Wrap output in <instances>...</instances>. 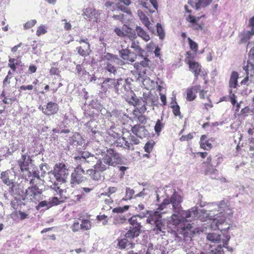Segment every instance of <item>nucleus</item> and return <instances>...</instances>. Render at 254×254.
Masks as SVG:
<instances>
[{"instance_id": "obj_64", "label": "nucleus", "mask_w": 254, "mask_h": 254, "mask_svg": "<svg viewBox=\"0 0 254 254\" xmlns=\"http://www.w3.org/2000/svg\"><path fill=\"white\" fill-rule=\"evenodd\" d=\"M71 229L73 232H77L81 229L80 224L78 222H74L71 226Z\"/></svg>"}, {"instance_id": "obj_3", "label": "nucleus", "mask_w": 254, "mask_h": 254, "mask_svg": "<svg viewBox=\"0 0 254 254\" xmlns=\"http://www.w3.org/2000/svg\"><path fill=\"white\" fill-rule=\"evenodd\" d=\"M146 222L153 226L152 231L156 235H164L166 227L162 219V215L158 211H154L149 214Z\"/></svg>"}, {"instance_id": "obj_4", "label": "nucleus", "mask_w": 254, "mask_h": 254, "mask_svg": "<svg viewBox=\"0 0 254 254\" xmlns=\"http://www.w3.org/2000/svg\"><path fill=\"white\" fill-rule=\"evenodd\" d=\"M228 210L229 211V212H221L219 213V215H218V214H217L213 216V218H212L211 216H208L210 217L209 219L212 220L210 224V228L211 229L214 230L218 229L221 232L225 231L229 229V226H228L227 223H225L226 216L225 215L226 214L228 215L232 214L233 212L229 208H228Z\"/></svg>"}, {"instance_id": "obj_1", "label": "nucleus", "mask_w": 254, "mask_h": 254, "mask_svg": "<svg viewBox=\"0 0 254 254\" xmlns=\"http://www.w3.org/2000/svg\"><path fill=\"white\" fill-rule=\"evenodd\" d=\"M179 214L181 215H185L181 212L180 214H173L171 217V219L169 221V224L174 225L175 232L183 235L184 237H188L189 231L192 228V226L186 219L181 218Z\"/></svg>"}, {"instance_id": "obj_52", "label": "nucleus", "mask_w": 254, "mask_h": 254, "mask_svg": "<svg viewBox=\"0 0 254 254\" xmlns=\"http://www.w3.org/2000/svg\"><path fill=\"white\" fill-rule=\"evenodd\" d=\"M27 175L25 176V178L27 180H28V178H29L31 177H32L33 178H36V180H39L40 179V176H39V173L38 172L34 171L32 174L30 171H27Z\"/></svg>"}, {"instance_id": "obj_44", "label": "nucleus", "mask_w": 254, "mask_h": 254, "mask_svg": "<svg viewBox=\"0 0 254 254\" xmlns=\"http://www.w3.org/2000/svg\"><path fill=\"white\" fill-rule=\"evenodd\" d=\"M74 159L80 163L78 165H80L81 166V165L87 163L86 158H84L83 157V151L80 152L78 155L75 156Z\"/></svg>"}, {"instance_id": "obj_59", "label": "nucleus", "mask_w": 254, "mask_h": 254, "mask_svg": "<svg viewBox=\"0 0 254 254\" xmlns=\"http://www.w3.org/2000/svg\"><path fill=\"white\" fill-rule=\"evenodd\" d=\"M108 191L104 194L110 197L111 194L115 193L118 190V188L115 187H110L108 188Z\"/></svg>"}, {"instance_id": "obj_48", "label": "nucleus", "mask_w": 254, "mask_h": 254, "mask_svg": "<svg viewBox=\"0 0 254 254\" xmlns=\"http://www.w3.org/2000/svg\"><path fill=\"white\" fill-rule=\"evenodd\" d=\"M16 61V60L14 58H10L8 60V65L14 72L15 71L16 69V65H18V62Z\"/></svg>"}, {"instance_id": "obj_17", "label": "nucleus", "mask_w": 254, "mask_h": 254, "mask_svg": "<svg viewBox=\"0 0 254 254\" xmlns=\"http://www.w3.org/2000/svg\"><path fill=\"white\" fill-rule=\"evenodd\" d=\"M149 97V95L144 96V100H140L137 98L132 97L133 105L137 107L141 112H144L146 110L147 100Z\"/></svg>"}, {"instance_id": "obj_63", "label": "nucleus", "mask_w": 254, "mask_h": 254, "mask_svg": "<svg viewBox=\"0 0 254 254\" xmlns=\"http://www.w3.org/2000/svg\"><path fill=\"white\" fill-rule=\"evenodd\" d=\"M53 189L57 192V194L60 195V198H62V194L64 190L60 189L56 184H54Z\"/></svg>"}, {"instance_id": "obj_5", "label": "nucleus", "mask_w": 254, "mask_h": 254, "mask_svg": "<svg viewBox=\"0 0 254 254\" xmlns=\"http://www.w3.org/2000/svg\"><path fill=\"white\" fill-rule=\"evenodd\" d=\"M0 179L3 184L9 187L8 191L11 195L15 194L16 187V175L14 172L7 170L0 174Z\"/></svg>"}, {"instance_id": "obj_46", "label": "nucleus", "mask_w": 254, "mask_h": 254, "mask_svg": "<svg viewBox=\"0 0 254 254\" xmlns=\"http://www.w3.org/2000/svg\"><path fill=\"white\" fill-rule=\"evenodd\" d=\"M150 61L147 57L143 58V60L140 61L139 63L135 64V67H136V69H138V66L140 65L141 66L146 67L149 65Z\"/></svg>"}, {"instance_id": "obj_54", "label": "nucleus", "mask_w": 254, "mask_h": 254, "mask_svg": "<svg viewBox=\"0 0 254 254\" xmlns=\"http://www.w3.org/2000/svg\"><path fill=\"white\" fill-rule=\"evenodd\" d=\"M131 48L133 49L138 54H141L143 51V50L138 45V43H136L135 41H133L131 43Z\"/></svg>"}, {"instance_id": "obj_26", "label": "nucleus", "mask_w": 254, "mask_h": 254, "mask_svg": "<svg viewBox=\"0 0 254 254\" xmlns=\"http://www.w3.org/2000/svg\"><path fill=\"white\" fill-rule=\"evenodd\" d=\"M83 157L84 158H86L87 164L90 165H93L98 160L95 155L91 154L87 151H83Z\"/></svg>"}, {"instance_id": "obj_10", "label": "nucleus", "mask_w": 254, "mask_h": 254, "mask_svg": "<svg viewBox=\"0 0 254 254\" xmlns=\"http://www.w3.org/2000/svg\"><path fill=\"white\" fill-rule=\"evenodd\" d=\"M42 191L40 190L37 185L28 187L26 190V195L32 201H38L40 198Z\"/></svg>"}, {"instance_id": "obj_20", "label": "nucleus", "mask_w": 254, "mask_h": 254, "mask_svg": "<svg viewBox=\"0 0 254 254\" xmlns=\"http://www.w3.org/2000/svg\"><path fill=\"white\" fill-rule=\"evenodd\" d=\"M131 131L134 134L140 138L145 137L148 134V131L145 127L140 125H135L132 127Z\"/></svg>"}, {"instance_id": "obj_57", "label": "nucleus", "mask_w": 254, "mask_h": 254, "mask_svg": "<svg viewBox=\"0 0 254 254\" xmlns=\"http://www.w3.org/2000/svg\"><path fill=\"white\" fill-rule=\"evenodd\" d=\"M97 219L99 221H103L102 223L104 225H106L108 222V217L107 215H105V214L98 215L97 216Z\"/></svg>"}, {"instance_id": "obj_49", "label": "nucleus", "mask_w": 254, "mask_h": 254, "mask_svg": "<svg viewBox=\"0 0 254 254\" xmlns=\"http://www.w3.org/2000/svg\"><path fill=\"white\" fill-rule=\"evenodd\" d=\"M127 29L126 30V36H127L131 40H133L136 38V35L134 31L132 30L129 27H127Z\"/></svg>"}, {"instance_id": "obj_9", "label": "nucleus", "mask_w": 254, "mask_h": 254, "mask_svg": "<svg viewBox=\"0 0 254 254\" xmlns=\"http://www.w3.org/2000/svg\"><path fill=\"white\" fill-rule=\"evenodd\" d=\"M84 173L85 171L82 167L80 165H78L71 173L70 184L73 186L83 182L86 179L84 176Z\"/></svg>"}, {"instance_id": "obj_62", "label": "nucleus", "mask_w": 254, "mask_h": 254, "mask_svg": "<svg viewBox=\"0 0 254 254\" xmlns=\"http://www.w3.org/2000/svg\"><path fill=\"white\" fill-rule=\"evenodd\" d=\"M229 99L231 104L233 106L235 105L236 104V96L234 93H232L231 90L230 91Z\"/></svg>"}, {"instance_id": "obj_32", "label": "nucleus", "mask_w": 254, "mask_h": 254, "mask_svg": "<svg viewBox=\"0 0 254 254\" xmlns=\"http://www.w3.org/2000/svg\"><path fill=\"white\" fill-rule=\"evenodd\" d=\"M196 54L194 53H191L190 51H188L186 53L185 62L186 64H188L192 62H194V59Z\"/></svg>"}, {"instance_id": "obj_56", "label": "nucleus", "mask_w": 254, "mask_h": 254, "mask_svg": "<svg viewBox=\"0 0 254 254\" xmlns=\"http://www.w3.org/2000/svg\"><path fill=\"white\" fill-rule=\"evenodd\" d=\"M37 21L35 19L27 21L24 25V28L25 29H30L33 27L36 24Z\"/></svg>"}, {"instance_id": "obj_58", "label": "nucleus", "mask_w": 254, "mask_h": 254, "mask_svg": "<svg viewBox=\"0 0 254 254\" xmlns=\"http://www.w3.org/2000/svg\"><path fill=\"white\" fill-rule=\"evenodd\" d=\"M128 50L127 49H123L120 51L121 57L124 59H127V56L131 54Z\"/></svg>"}, {"instance_id": "obj_13", "label": "nucleus", "mask_w": 254, "mask_h": 254, "mask_svg": "<svg viewBox=\"0 0 254 254\" xmlns=\"http://www.w3.org/2000/svg\"><path fill=\"white\" fill-rule=\"evenodd\" d=\"M200 85H195L190 86L186 89V100L188 101H193L196 97V94L198 93Z\"/></svg>"}, {"instance_id": "obj_15", "label": "nucleus", "mask_w": 254, "mask_h": 254, "mask_svg": "<svg viewBox=\"0 0 254 254\" xmlns=\"http://www.w3.org/2000/svg\"><path fill=\"white\" fill-rule=\"evenodd\" d=\"M116 79L106 78L101 84V88L104 92L113 89L116 92Z\"/></svg>"}, {"instance_id": "obj_23", "label": "nucleus", "mask_w": 254, "mask_h": 254, "mask_svg": "<svg viewBox=\"0 0 254 254\" xmlns=\"http://www.w3.org/2000/svg\"><path fill=\"white\" fill-rule=\"evenodd\" d=\"M101 172L96 169H90L87 171V174L90 178L95 181H100L103 178V176L101 174Z\"/></svg>"}, {"instance_id": "obj_14", "label": "nucleus", "mask_w": 254, "mask_h": 254, "mask_svg": "<svg viewBox=\"0 0 254 254\" xmlns=\"http://www.w3.org/2000/svg\"><path fill=\"white\" fill-rule=\"evenodd\" d=\"M214 141L213 138H208L206 135H202L199 141L200 147L205 150H210L213 147L211 142Z\"/></svg>"}, {"instance_id": "obj_33", "label": "nucleus", "mask_w": 254, "mask_h": 254, "mask_svg": "<svg viewBox=\"0 0 254 254\" xmlns=\"http://www.w3.org/2000/svg\"><path fill=\"white\" fill-rule=\"evenodd\" d=\"M207 239L214 243H219L221 240V236L215 233H208L207 235Z\"/></svg>"}, {"instance_id": "obj_19", "label": "nucleus", "mask_w": 254, "mask_h": 254, "mask_svg": "<svg viewBox=\"0 0 254 254\" xmlns=\"http://www.w3.org/2000/svg\"><path fill=\"white\" fill-rule=\"evenodd\" d=\"M244 69L247 75L249 74V71L254 70V47L250 51L247 64L244 66Z\"/></svg>"}, {"instance_id": "obj_31", "label": "nucleus", "mask_w": 254, "mask_h": 254, "mask_svg": "<svg viewBox=\"0 0 254 254\" xmlns=\"http://www.w3.org/2000/svg\"><path fill=\"white\" fill-rule=\"evenodd\" d=\"M100 14L99 11L96 10L94 8L88 7L84 10L82 15L83 16H95Z\"/></svg>"}, {"instance_id": "obj_36", "label": "nucleus", "mask_w": 254, "mask_h": 254, "mask_svg": "<svg viewBox=\"0 0 254 254\" xmlns=\"http://www.w3.org/2000/svg\"><path fill=\"white\" fill-rule=\"evenodd\" d=\"M212 0H198V2L194 4L196 9L201 7H205L208 5L211 2Z\"/></svg>"}, {"instance_id": "obj_43", "label": "nucleus", "mask_w": 254, "mask_h": 254, "mask_svg": "<svg viewBox=\"0 0 254 254\" xmlns=\"http://www.w3.org/2000/svg\"><path fill=\"white\" fill-rule=\"evenodd\" d=\"M188 40L190 50L194 53V54H197L198 51L197 44L191 40L190 37L188 38Z\"/></svg>"}, {"instance_id": "obj_61", "label": "nucleus", "mask_w": 254, "mask_h": 254, "mask_svg": "<svg viewBox=\"0 0 254 254\" xmlns=\"http://www.w3.org/2000/svg\"><path fill=\"white\" fill-rule=\"evenodd\" d=\"M128 139L131 144H138L140 142L139 140L133 135H130Z\"/></svg>"}, {"instance_id": "obj_18", "label": "nucleus", "mask_w": 254, "mask_h": 254, "mask_svg": "<svg viewBox=\"0 0 254 254\" xmlns=\"http://www.w3.org/2000/svg\"><path fill=\"white\" fill-rule=\"evenodd\" d=\"M102 61L104 62L103 64H119L120 59L116 55L107 53H105L102 57Z\"/></svg>"}, {"instance_id": "obj_35", "label": "nucleus", "mask_w": 254, "mask_h": 254, "mask_svg": "<svg viewBox=\"0 0 254 254\" xmlns=\"http://www.w3.org/2000/svg\"><path fill=\"white\" fill-rule=\"evenodd\" d=\"M157 35L161 40H163L165 37V32L161 23H157L156 25Z\"/></svg>"}, {"instance_id": "obj_47", "label": "nucleus", "mask_w": 254, "mask_h": 254, "mask_svg": "<svg viewBox=\"0 0 254 254\" xmlns=\"http://www.w3.org/2000/svg\"><path fill=\"white\" fill-rule=\"evenodd\" d=\"M251 30L247 31L246 34H245L243 38H242V41L246 42L250 39V37L254 35V26H251Z\"/></svg>"}, {"instance_id": "obj_11", "label": "nucleus", "mask_w": 254, "mask_h": 254, "mask_svg": "<svg viewBox=\"0 0 254 254\" xmlns=\"http://www.w3.org/2000/svg\"><path fill=\"white\" fill-rule=\"evenodd\" d=\"M32 161L31 157L27 153L22 155L21 158L17 161V164L21 172L28 171L29 165L32 163Z\"/></svg>"}, {"instance_id": "obj_27", "label": "nucleus", "mask_w": 254, "mask_h": 254, "mask_svg": "<svg viewBox=\"0 0 254 254\" xmlns=\"http://www.w3.org/2000/svg\"><path fill=\"white\" fill-rule=\"evenodd\" d=\"M135 30L138 36L142 38L145 41L147 42L150 40V37L149 35L140 27L137 26Z\"/></svg>"}, {"instance_id": "obj_22", "label": "nucleus", "mask_w": 254, "mask_h": 254, "mask_svg": "<svg viewBox=\"0 0 254 254\" xmlns=\"http://www.w3.org/2000/svg\"><path fill=\"white\" fill-rule=\"evenodd\" d=\"M201 17H188L187 21L190 23V26L194 30H202L203 24L202 23H198L200 18Z\"/></svg>"}, {"instance_id": "obj_24", "label": "nucleus", "mask_w": 254, "mask_h": 254, "mask_svg": "<svg viewBox=\"0 0 254 254\" xmlns=\"http://www.w3.org/2000/svg\"><path fill=\"white\" fill-rule=\"evenodd\" d=\"M78 54L82 57H85L89 55L90 53V44L84 45L76 47Z\"/></svg>"}, {"instance_id": "obj_12", "label": "nucleus", "mask_w": 254, "mask_h": 254, "mask_svg": "<svg viewBox=\"0 0 254 254\" xmlns=\"http://www.w3.org/2000/svg\"><path fill=\"white\" fill-rule=\"evenodd\" d=\"M59 108L58 104L53 102H48L46 106L42 107L43 113L47 116L54 115L59 111Z\"/></svg>"}, {"instance_id": "obj_21", "label": "nucleus", "mask_w": 254, "mask_h": 254, "mask_svg": "<svg viewBox=\"0 0 254 254\" xmlns=\"http://www.w3.org/2000/svg\"><path fill=\"white\" fill-rule=\"evenodd\" d=\"M190 70L194 74V81H197L198 76L201 72V65L197 62H192L188 64Z\"/></svg>"}, {"instance_id": "obj_2", "label": "nucleus", "mask_w": 254, "mask_h": 254, "mask_svg": "<svg viewBox=\"0 0 254 254\" xmlns=\"http://www.w3.org/2000/svg\"><path fill=\"white\" fill-rule=\"evenodd\" d=\"M144 216L137 214L133 215L128 219L130 227L129 230L125 235L127 238L133 239L140 235L141 232V229L143 227L142 223L143 222Z\"/></svg>"}, {"instance_id": "obj_34", "label": "nucleus", "mask_w": 254, "mask_h": 254, "mask_svg": "<svg viewBox=\"0 0 254 254\" xmlns=\"http://www.w3.org/2000/svg\"><path fill=\"white\" fill-rule=\"evenodd\" d=\"M134 193V190L133 189L128 187L126 188V194L125 196L122 198V200L127 201L130 200L132 199Z\"/></svg>"}, {"instance_id": "obj_38", "label": "nucleus", "mask_w": 254, "mask_h": 254, "mask_svg": "<svg viewBox=\"0 0 254 254\" xmlns=\"http://www.w3.org/2000/svg\"><path fill=\"white\" fill-rule=\"evenodd\" d=\"M155 144V143L153 140H149L144 146V151L148 153H150L152 151Z\"/></svg>"}, {"instance_id": "obj_51", "label": "nucleus", "mask_w": 254, "mask_h": 254, "mask_svg": "<svg viewBox=\"0 0 254 254\" xmlns=\"http://www.w3.org/2000/svg\"><path fill=\"white\" fill-rule=\"evenodd\" d=\"M129 208L128 205H125L124 207H118L114 208L112 210V212L113 213H123L125 211H127Z\"/></svg>"}, {"instance_id": "obj_45", "label": "nucleus", "mask_w": 254, "mask_h": 254, "mask_svg": "<svg viewBox=\"0 0 254 254\" xmlns=\"http://www.w3.org/2000/svg\"><path fill=\"white\" fill-rule=\"evenodd\" d=\"M47 32V27L44 25H41L38 27L36 31V35L40 36L46 34Z\"/></svg>"}, {"instance_id": "obj_7", "label": "nucleus", "mask_w": 254, "mask_h": 254, "mask_svg": "<svg viewBox=\"0 0 254 254\" xmlns=\"http://www.w3.org/2000/svg\"><path fill=\"white\" fill-rule=\"evenodd\" d=\"M52 174L57 181L65 183L68 175V169L64 162H59L55 165Z\"/></svg>"}, {"instance_id": "obj_42", "label": "nucleus", "mask_w": 254, "mask_h": 254, "mask_svg": "<svg viewBox=\"0 0 254 254\" xmlns=\"http://www.w3.org/2000/svg\"><path fill=\"white\" fill-rule=\"evenodd\" d=\"M140 20L142 21L143 24L150 31L154 28L153 24L150 22L148 17H140Z\"/></svg>"}, {"instance_id": "obj_8", "label": "nucleus", "mask_w": 254, "mask_h": 254, "mask_svg": "<svg viewBox=\"0 0 254 254\" xmlns=\"http://www.w3.org/2000/svg\"><path fill=\"white\" fill-rule=\"evenodd\" d=\"M104 163L108 166H115L122 161L121 155L115 150L110 148L107 150L105 155L103 158Z\"/></svg>"}, {"instance_id": "obj_25", "label": "nucleus", "mask_w": 254, "mask_h": 254, "mask_svg": "<svg viewBox=\"0 0 254 254\" xmlns=\"http://www.w3.org/2000/svg\"><path fill=\"white\" fill-rule=\"evenodd\" d=\"M238 73L236 71H233L231 74L229 80V87L230 88H236L238 85Z\"/></svg>"}, {"instance_id": "obj_53", "label": "nucleus", "mask_w": 254, "mask_h": 254, "mask_svg": "<svg viewBox=\"0 0 254 254\" xmlns=\"http://www.w3.org/2000/svg\"><path fill=\"white\" fill-rule=\"evenodd\" d=\"M193 138V135L192 133H189L187 135H182L179 140L181 142L183 141H189L191 140Z\"/></svg>"}, {"instance_id": "obj_41", "label": "nucleus", "mask_w": 254, "mask_h": 254, "mask_svg": "<svg viewBox=\"0 0 254 254\" xmlns=\"http://www.w3.org/2000/svg\"><path fill=\"white\" fill-rule=\"evenodd\" d=\"M118 64H111L108 63V64H104L105 69L108 72L111 73H113L115 75L117 73V68L116 65Z\"/></svg>"}, {"instance_id": "obj_30", "label": "nucleus", "mask_w": 254, "mask_h": 254, "mask_svg": "<svg viewBox=\"0 0 254 254\" xmlns=\"http://www.w3.org/2000/svg\"><path fill=\"white\" fill-rule=\"evenodd\" d=\"M165 124L163 122V117H161V120H158L154 126V130L156 133L159 135L162 129L164 128Z\"/></svg>"}, {"instance_id": "obj_28", "label": "nucleus", "mask_w": 254, "mask_h": 254, "mask_svg": "<svg viewBox=\"0 0 254 254\" xmlns=\"http://www.w3.org/2000/svg\"><path fill=\"white\" fill-rule=\"evenodd\" d=\"M108 165L104 163L103 159H98L96 163L93 166V168L103 172L109 167Z\"/></svg>"}, {"instance_id": "obj_50", "label": "nucleus", "mask_w": 254, "mask_h": 254, "mask_svg": "<svg viewBox=\"0 0 254 254\" xmlns=\"http://www.w3.org/2000/svg\"><path fill=\"white\" fill-rule=\"evenodd\" d=\"M176 105L172 106V111L175 116H179L181 118L182 117L180 112V107L176 102Z\"/></svg>"}, {"instance_id": "obj_37", "label": "nucleus", "mask_w": 254, "mask_h": 254, "mask_svg": "<svg viewBox=\"0 0 254 254\" xmlns=\"http://www.w3.org/2000/svg\"><path fill=\"white\" fill-rule=\"evenodd\" d=\"M12 77V73L10 70H9L7 75L5 77L3 81V88H9L10 79Z\"/></svg>"}, {"instance_id": "obj_39", "label": "nucleus", "mask_w": 254, "mask_h": 254, "mask_svg": "<svg viewBox=\"0 0 254 254\" xmlns=\"http://www.w3.org/2000/svg\"><path fill=\"white\" fill-rule=\"evenodd\" d=\"M81 229L82 230H89L91 228V222L89 220L83 219L80 224Z\"/></svg>"}, {"instance_id": "obj_6", "label": "nucleus", "mask_w": 254, "mask_h": 254, "mask_svg": "<svg viewBox=\"0 0 254 254\" xmlns=\"http://www.w3.org/2000/svg\"><path fill=\"white\" fill-rule=\"evenodd\" d=\"M182 202V198L181 195L176 192L173 193L170 199H165L159 206L160 210H163L166 205L171 203L173 206V210L175 213L180 214L182 212L181 203Z\"/></svg>"}, {"instance_id": "obj_40", "label": "nucleus", "mask_w": 254, "mask_h": 254, "mask_svg": "<svg viewBox=\"0 0 254 254\" xmlns=\"http://www.w3.org/2000/svg\"><path fill=\"white\" fill-rule=\"evenodd\" d=\"M127 239L128 238H127L125 236L123 239H118V246L120 249H125L126 248L128 243Z\"/></svg>"}, {"instance_id": "obj_55", "label": "nucleus", "mask_w": 254, "mask_h": 254, "mask_svg": "<svg viewBox=\"0 0 254 254\" xmlns=\"http://www.w3.org/2000/svg\"><path fill=\"white\" fill-rule=\"evenodd\" d=\"M223 252L221 247L213 250L207 253H201L200 254H223Z\"/></svg>"}, {"instance_id": "obj_29", "label": "nucleus", "mask_w": 254, "mask_h": 254, "mask_svg": "<svg viewBox=\"0 0 254 254\" xmlns=\"http://www.w3.org/2000/svg\"><path fill=\"white\" fill-rule=\"evenodd\" d=\"M126 81L120 78L116 80V93L119 94V91L123 92V89L125 88Z\"/></svg>"}, {"instance_id": "obj_60", "label": "nucleus", "mask_w": 254, "mask_h": 254, "mask_svg": "<svg viewBox=\"0 0 254 254\" xmlns=\"http://www.w3.org/2000/svg\"><path fill=\"white\" fill-rule=\"evenodd\" d=\"M126 29H124L123 28V30L120 29L119 28H116L115 29V32L116 33V34L121 37H123L126 36Z\"/></svg>"}, {"instance_id": "obj_16", "label": "nucleus", "mask_w": 254, "mask_h": 254, "mask_svg": "<svg viewBox=\"0 0 254 254\" xmlns=\"http://www.w3.org/2000/svg\"><path fill=\"white\" fill-rule=\"evenodd\" d=\"M105 6L112 11L117 9L121 10L129 15L131 14L130 10L127 6L121 5L119 3L115 4L113 2L107 1L105 3Z\"/></svg>"}]
</instances>
